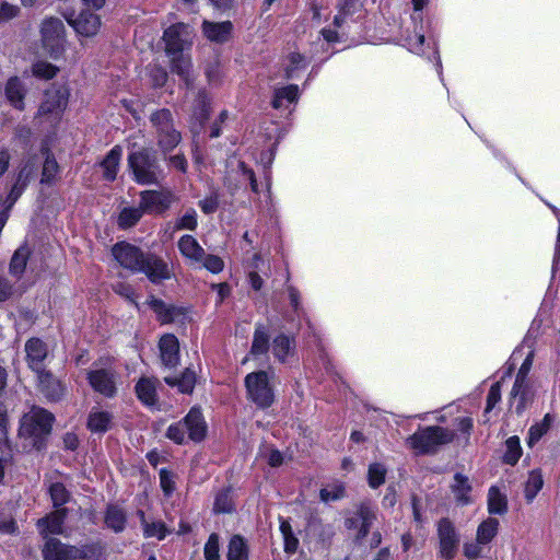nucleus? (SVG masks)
<instances>
[{
  "label": "nucleus",
  "mask_w": 560,
  "mask_h": 560,
  "mask_svg": "<svg viewBox=\"0 0 560 560\" xmlns=\"http://www.w3.org/2000/svg\"><path fill=\"white\" fill-rule=\"evenodd\" d=\"M114 258L119 265L133 272H143L153 283L171 279L172 271L168 265L153 254H144L139 247L119 242L112 248Z\"/></svg>",
  "instance_id": "1"
},
{
  "label": "nucleus",
  "mask_w": 560,
  "mask_h": 560,
  "mask_svg": "<svg viewBox=\"0 0 560 560\" xmlns=\"http://www.w3.org/2000/svg\"><path fill=\"white\" fill-rule=\"evenodd\" d=\"M454 436V431L447 428L431 425L416 431L406 443L416 454H430L451 443Z\"/></svg>",
  "instance_id": "2"
},
{
  "label": "nucleus",
  "mask_w": 560,
  "mask_h": 560,
  "mask_svg": "<svg viewBox=\"0 0 560 560\" xmlns=\"http://www.w3.org/2000/svg\"><path fill=\"white\" fill-rule=\"evenodd\" d=\"M40 44L45 52L54 60L66 52L67 38L63 22L58 18H46L39 26Z\"/></svg>",
  "instance_id": "3"
},
{
  "label": "nucleus",
  "mask_w": 560,
  "mask_h": 560,
  "mask_svg": "<svg viewBox=\"0 0 560 560\" xmlns=\"http://www.w3.org/2000/svg\"><path fill=\"white\" fill-rule=\"evenodd\" d=\"M186 432L195 442H200L206 436L207 425L199 409L192 408L183 421L171 424L166 436L177 444H183L186 440Z\"/></svg>",
  "instance_id": "4"
},
{
  "label": "nucleus",
  "mask_w": 560,
  "mask_h": 560,
  "mask_svg": "<svg viewBox=\"0 0 560 560\" xmlns=\"http://www.w3.org/2000/svg\"><path fill=\"white\" fill-rule=\"evenodd\" d=\"M52 420L54 417L50 412L34 407L22 418L20 434L33 439L32 445L39 447L42 438L50 432Z\"/></svg>",
  "instance_id": "5"
},
{
  "label": "nucleus",
  "mask_w": 560,
  "mask_h": 560,
  "mask_svg": "<svg viewBox=\"0 0 560 560\" xmlns=\"http://www.w3.org/2000/svg\"><path fill=\"white\" fill-rule=\"evenodd\" d=\"M248 398L259 408H268L275 400L269 375L265 371L252 372L245 377Z\"/></svg>",
  "instance_id": "6"
},
{
  "label": "nucleus",
  "mask_w": 560,
  "mask_h": 560,
  "mask_svg": "<svg viewBox=\"0 0 560 560\" xmlns=\"http://www.w3.org/2000/svg\"><path fill=\"white\" fill-rule=\"evenodd\" d=\"M128 164L137 183L150 185L158 182L159 166L155 156L149 151L140 150L129 154Z\"/></svg>",
  "instance_id": "7"
},
{
  "label": "nucleus",
  "mask_w": 560,
  "mask_h": 560,
  "mask_svg": "<svg viewBox=\"0 0 560 560\" xmlns=\"http://www.w3.org/2000/svg\"><path fill=\"white\" fill-rule=\"evenodd\" d=\"M194 37V28L189 24L183 22L172 24L163 33L165 54L174 55V52L190 50Z\"/></svg>",
  "instance_id": "8"
},
{
  "label": "nucleus",
  "mask_w": 560,
  "mask_h": 560,
  "mask_svg": "<svg viewBox=\"0 0 560 560\" xmlns=\"http://www.w3.org/2000/svg\"><path fill=\"white\" fill-rule=\"evenodd\" d=\"M90 386L98 394L113 398L117 394L118 374L110 366L94 363L86 373Z\"/></svg>",
  "instance_id": "9"
},
{
  "label": "nucleus",
  "mask_w": 560,
  "mask_h": 560,
  "mask_svg": "<svg viewBox=\"0 0 560 560\" xmlns=\"http://www.w3.org/2000/svg\"><path fill=\"white\" fill-rule=\"evenodd\" d=\"M151 121L156 128L160 148L164 152L173 150L180 141V133L173 127L171 112L168 109L158 110L152 114Z\"/></svg>",
  "instance_id": "10"
},
{
  "label": "nucleus",
  "mask_w": 560,
  "mask_h": 560,
  "mask_svg": "<svg viewBox=\"0 0 560 560\" xmlns=\"http://www.w3.org/2000/svg\"><path fill=\"white\" fill-rule=\"evenodd\" d=\"M90 547H75L62 544L56 538L46 540L43 548L44 560H75L89 557Z\"/></svg>",
  "instance_id": "11"
},
{
  "label": "nucleus",
  "mask_w": 560,
  "mask_h": 560,
  "mask_svg": "<svg viewBox=\"0 0 560 560\" xmlns=\"http://www.w3.org/2000/svg\"><path fill=\"white\" fill-rule=\"evenodd\" d=\"M439 555L443 559L452 560L458 548L459 535L448 518L438 523Z\"/></svg>",
  "instance_id": "12"
},
{
  "label": "nucleus",
  "mask_w": 560,
  "mask_h": 560,
  "mask_svg": "<svg viewBox=\"0 0 560 560\" xmlns=\"http://www.w3.org/2000/svg\"><path fill=\"white\" fill-rule=\"evenodd\" d=\"M174 201V195L171 190H143L140 192V202L142 210L148 214H162Z\"/></svg>",
  "instance_id": "13"
},
{
  "label": "nucleus",
  "mask_w": 560,
  "mask_h": 560,
  "mask_svg": "<svg viewBox=\"0 0 560 560\" xmlns=\"http://www.w3.org/2000/svg\"><path fill=\"white\" fill-rule=\"evenodd\" d=\"M375 520V509L369 503H362L355 513L346 520V527L354 532L357 539H362L369 534Z\"/></svg>",
  "instance_id": "14"
},
{
  "label": "nucleus",
  "mask_w": 560,
  "mask_h": 560,
  "mask_svg": "<svg viewBox=\"0 0 560 560\" xmlns=\"http://www.w3.org/2000/svg\"><path fill=\"white\" fill-rule=\"evenodd\" d=\"M68 100L69 90L67 86L54 84L45 93V98L39 106V114L59 116L67 107Z\"/></svg>",
  "instance_id": "15"
},
{
  "label": "nucleus",
  "mask_w": 560,
  "mask_h": 560,
  "mask_svg": "<svg viewBox=\"0 0 560 560\" xmlns=\"http://www.w3.org/2000/svg\"><path fill=\"white\" fill-rule=\"evenodd\" d=\"M68 23L73 27L80 37H94L101 30L100 15L90 11H82L74 19H69Z\"/></svg>",
  "instance_id": "16"
},
{
  "label": "nucleus",
  "mask_w": 560,
  "mask_h": 560,
  "mask_svg": "<svg viewBox=\"0 0 560 560\" xmlns=\"http://www.w3.org/2000/svg\"><path fill=\"white\" fill-rule=\"evenodd\" d=\"M26 361L28 366L38 375L45 372L43 362L47 358L48 349L39 338H31L25 343Z\"/></svg>",
  "instance_id": "17"
},
{
  "label": "nucleus",
  "mask_w": 560,
  "mask_h": 560,
  "mask_svg": "<svg viewBox=\"0 0 560 560\" xmlns=\"http://www.w3.org/2000/svg\"><path fill=\"white\" fill-rule=\"evenodd\" d=\"M450 488L457 504L468 505L474 502L472 486L466 475L456 472Z\"/></svg>",
  "instance_id": "18"
},
{
  "label": "nucleus",
  "mask_w": 560,
  "mask_h": 560,
  "mask_svg": "<svg viewBox=\"0 0 560 560\" xmlns=\"http://www.w3.org/2000/svg\"><path fill=\"white\" fill-rule=\"evenodd\" d=\"M148 304L155 313L158 320L162 324L174 323L185 315V310L183 307L166 304L162 300L155 298H151L148 301Z\"/></svg>",
  "instance_id": "19"
},
{
  "label": "nucleus",
  "mask_w": 560,
  "mask_h": 560,
  "mask_svg": "<svg viewBox=\"0 0 560 560\" xmlns=\"http://www.w3.org/2000/svg\"><path fill=\"white\" fill-rule=\"evenodd\" d=\"M536 393L535 383L529 380H523L521 386H517V380H515L513 388L511 390V396L513 399L517 400L516 404V412H523L526 407L534 400Z\"/></svg>",
  "instance_id": "20"
},
{
  "label": "nucleus",
  "mask_w": 560,
  "mask_h": 560,
  "mask_svg": "<svg viewBox=\"0 0 560 560\" xmlns=\"http://www.w3.org/2000/svg\"><path fill=\"white\" fill-rule=\"evenodd\" d=\"M159 348L164 365L170 368L176 366L179 361V343L177 338L172 334L162 336Z\"/></svg>",
  "instance_id": "21"
},
{
  "label": "nucleus",
  "mask_w": 560,
  "mask_h": 560,
  "mask_svg": "<svg viewBox=\"0 0 560 560\" xmlns=\"http://www.w3.org/2000/svg\"><path fill=\"white\" fill-rule=\"evenodd\" d=\"M170 60V67L173 73L179 75L188 85L192 81V62L188 51L174 52L166 55Z\"/></svg>",
  "instance_id": "22"
},
{
  "label": "nucleus",
  "mask_w": 560,
  "mask_h": 560,
  "mask_svg": "<svg viewBox=\"0 0 560 560\" xmlns=\"http://www.w3.org/2000/svg\"><path fill=\"white\" fill-rule=\"evenodd\" d=\"M233 31V24L230 21L224 22H209L203 21L202 23V32L203 35L213 43H225L230 39Z\"/></svg>",
  "instance_id": "23"
},
{
  "label": "nucleus",
  "mask_w": 560,
  "mask_h": 560,
  "mask_svg": "<svg viewBox=\"0 0 560 560\" xmlns=\"http://www.w3.org/2000/svg\"><path fill=\"white\" fill-rule=\"evenodd\" d=\"M40 392L49 400H58L63 396L65 387L61 382L55 378L49 372H40L37 375Z\"/></svg>",
  "instance_id": "24"
},
{
  "label": "nucleus",
  "mask_w": 560,
  "mask_h": 560,
  "mask_svg": "<svg viewBox=\"0 0 560 560\" xmlns=\"http://www.w3.org/2000/svg\"><path fill=\"white\" fill-rule=\"evenodd\" d=\"M66 517V510L60 509L51 512L46 517L37 521V527L43 536L62 534V525Z\"/></svg>",
  "instance_id": "25"
},
{
  "label": "nucleus",
  "mask_w": 560,
  "mask_h": 560,
  "mask_svg": "<svg viewBox=\"0 0 560 560\" xmlns=\"http://www.w3.org/2000/svg\"><path fill=\"white\" fill-rule=\"evenodd\" d=\"M180 254L191 264H199L203 260L205 249L192 235H184L178 241Z\"/></svg>",
  "instance_id": "26"
},
{
  "label": "nucleus",
  "mask_w": 560,
  "mask_h": 560,
  "mask_svg": "<svg viewBox=\"0 0 560 560\" xmlns=\"http://www.w3.org/2000/svg\"><path fill=\"white\" fill-rule=\"evenodd\" d=\"M4 93L12 106L20 110L24 109V97L26 95V89L20 78H10L5 84Z\"/></svg>",
  "instance_id": "27"
},
{
  "label": "nucleus",
  "mask_w": 560,
  "mask_h": 560,
  "mask_svg": "<svg viewBox=\"0 0 560 560\" xmlns=\"http://www.w3.org/2000/svg\"><path fill=\"white\" fill-rule=\"evenodd\" d=\"M112 421L113 415L109 411L94 407L88 418V428L94 433H104L110 428Z\"/></svg>",
  "instance_id": "28"
},
{
  "label": "nucleus",
  "mask_w": 560,
  "mask_h": 560,
  "mask_svg": "<svg viewBox=\"0 0 560 560\" xmlns=\"http://www.w3.org/2000/svg\"><path fill=\"white\" fill-rule=\"evenodd\" d=\"M544 487V477L540 469H533L528 472L524 485V498L527 503H532Z\"/></svg>",
  "instance_id": "29"
},
{
  "label": "nucleus",
  "mask_w": 560,
  "mask_h": 560,
  "mask_svg": "<svg viewBox=\"0 0 560 560\" xmlns=\"http://www.w3.org/2000/svg\"><path fill=\"white\" fill-rule=\"evenodd\" d=\"M121 155V148L119 145H115L103 160L102 167L104 177L107 180H114L116 178Z\"/></svg>",
  "instance_id": "30"
},
{
  "label": "nucleus",
  "mask_w": 560,
  "mask_h": 560,
  "mask_svg": "<svg viewBox=\"0 0 560 560\" xmlns=\"http://www.w3.org/2000/svg\"><path fill=\"white\" fill-rule=\"evenodd\" d=\"M500 523L494 517H488L482 521L476 530V539L485 544L489 545L498 535Z\"/></svg>",
  "instance_id": "31"
},
{
  "label": "nucleus",
  "mask_w": 560,
  "mask_h": 560,
  "mask_svg": "<svg viewBox=\"0 0 560 560\" xmlns=\"http://www.w3.org/2000/svg\"><path fill=\"white\" fill-rule=\"evenodd\" d=\"M271 350L280 362H285L294 353V340L285 335H279L273 339Z\"/></svg>",
  "instance_id": "32"
},
{
  "label": "nucleus",
  "mask_w": 560,
  "mask_h": 560,
  "mask_svg": "<svg viewBox=\"0 0 560 560\" xmlns=\"http://www.w3.org/2000/svg\"><path fill=\"white\" fill-rule=\"evenodd\" d=\"M138 398L147 406L156 404V386L155 381L151 378H141L136 385Z\"/></svg>",
  "instance_id": "33"
},
{
  "label": "nucleus",
  "mask_w": 560,
  "mask_h": 560,
  "mask_svg": "<svg viewBox=\"0 0 560 560\" xmlns=\"http://www.w3.org/2000/svg\"><path fill=\"white\" fill-rule=\"evenodd\" d=\"M506 511L508 500L505 494L498 487H490L488 491V512L490 514L503 515Z\"/></svg>",
  "instance_id": "34"
},
{
  "label": "nucleus",
  "mask_w": 560,
  "mask_h": 560,
  "mask_svg": "<svg viewBox=\"0 0 560 560\" xmlns=\"http://www.w3.org/2000/svg\"><path fill=\"white\" fill-rule=\"evenodd\" d=\"M143 214L144 211L140 205L138 207H125L118 214L117 225L122 230L130 229L140 221Z\"/></svg>",
  "instance_id": "35"
},
{
  "label": "nucleus",
  "mask_w": 560,
  "mask_h": 560,
  "mask_svg": "<svg viewBox=\"0 0 560 560\" xmlns=\"http://www.w3.org/2000/svg\"><path fill=\"white\" fill-rule=\"evenodd\" d=\"M553 420V416L546 413L541 421L536 422L529 428L526 441L529 447H533L549 431Z\"/></svg>",
  "instance_id": "36"
},
{
  "label": "nucleus",
  "mask_w": 560,
  "mask_h": 560,
  "mask_svg": "<svg viewBox=\"0 0 560 560\" xmlns=\"http://www.w3.org/2000/svg\"><path fill=\"white\" fill-rule=\"evenodd\" d=\"M523 454L520 438L516 435L510 436L505 441V451L502 457L503 463L514 466Z\"/></svg>",
  "instance_id": "37"
},
{
  "label": "nucleus",
  "mask_w": 560,
  "mask_h": 560,
  "mask_svg": "<svg viewBox=\"0 0 560 560\" xmlns=\"http://www.w3.org/2000/svg\"><path fill=\"white\" fill-rule=\"evenodd\" d=\"M105 524L116 533L122 532L126 525L125 512L118 506H108L105 515Z\"/></svg>",
  "instance_id": "38"
},
{
  "label": "nucleus",
  "mask_w": 560,
  "mask_h": 560,
  "mask_svg": "<svg viewBox=\"0 0 560 560\" xmlns=\"http://www.w3.org/2000/svg\"><path fill=\"white\" fill-rule=\"evenodd\" d=\"M165 382L171 386H177L182 393L190 394L196 384V374L187 369L179 378L165 377Z\"/></svg>",
  "instance_id": "39"
},
{
  "label": "nucleus",
  "mask_w": 560,
  "mask_h": 560,
  "mask_svg": "<svg viewBox=\"0 0 560 560\" xmlns=\"http://www.w3.org/2000/svg\"><path fill=\"white\" fill-rule=\"evenodd\" d=\"M228 560H248V549L240 535H234L229 542Z\"/></svg>",
  "instance_id": "40"
},
{
  "label": "nucleus",
  "mask_w": 560,
  "mask_h": 560,
  "mask_svg": "<svg viewBox=\"0 0 560 560\" xmlns=\"http://www.w3.org/2000/svg\"><path fill=\"white\" fill-rule=\"evenodd\" d=\"M299 98V88L298 85L291 84L288 86H283L277 89L275 91L272 105L275 108H280L283 105V101H288L289 103L296 102Z\"/></svg>",
  "instance_id": "41"
},
{
  "label": "nucleus",
  "mask_w": 560,
  "mask_h": 560,
  "mask_svg": "<svg viewBox=\"0 0 560 560\" xmlns=\"http://www.w3.org/2000/svg\"><path fill=\"white\" fill-rule=\"evenodd\" d=\"M140 517L143 526V534L145 537H155L160 540L164 539L167 535V529L162 522L148 523L144 518V513L140 512Z\"/></svg>",
  "instance_id": "42"
},
{
  "label": "nucleus",
  "mask_w": 560,
  "mask_h": 560,
  "mask_svg": "<svg viewBox=\"0 0 560 560\" xmlns=\"http://www.w3.org/2000/svg\"><path fill=\"white\" fill-rule=\"evenodd\" d=\"M58 71V67L45 60H38L32 65L33 75L42 80L52 79Z\"/></svg>",
  "instance_id": "43"
},
{
  "label": "nucleus",
  "mask_w": 560,
  "mask_h": 560,
  "mask_svg": "<svg viewBox=\"0 0 560 560\" xmlns=\"http://www.w3.org/2000/svg\"><path fill=\"white\" fill-rule=\"evenodd\" d=\"M269 348L268 334L264 326H258L254 334L250 353L253 355L265 354Z\"/></svg>",
  "instance_id": "44"
},
{
  "label": "nucleus",
  "mask_w": 560,
  "mask_h": 560,
  "mask_svg": "<svg viewBox=\"0 0 560 560\" xmlns=\"http://www.w3.org/2000/svg\"><path fill=\"white\" fill-rule=\"evenodd\" d=\"M307 61L304 56L300 52H291L287 57L285 61V75L287 78H293L298 70L304 69Z\"/></svg>",
  "instance_id": "45"
},
{
  "label": "nucleus",
  "mask_w": 560,
  "mask_h": 560,
  "mask_svg": "<svg viewBox=\"0 0 560 560\" xmlns=\"http://www.w3.org/2000/svg\"><path fill=\"white\" fill-rule=\"evenodd\" d=\"M386 476V468L380 463H374L369 466L368 481L371 488H377L384 483Z\"/></svg>",
  "instance_id": "46"
},
{
  "label": "nucleus",
  "mask_w": 560,
  "mask_h": 560,
  "mask_svg": "<svg viewBox=\"0 0 560 560\" xmlns=\"http://www.w3.org/2000/svg\"><path fill=\"white\" fill-rule=\"evenodd\" d=\"M27 257L28 250L25 247H21L14 253L10 262V271L12 275L20 276L24 271Z\"/></svg>",
  "instance_id": "47"
},
{
  "label": "nucleus",
  "mask_w": 560,
  "mask_h": 560,
  "mask_svg": "<svg viewBox=\"0 0 560 560\" xmlns=\"http://www.w3.org/2000/svg\"><path fill=\"white\" fill-rule=\"evenodd\" d=\"M59 172V165L52 155L47 154L43 164L42 183L50 184Z\"/></svg>",
  "instance_id": "48"
},
{
  "label": "nucleus",
  "mask_w": 560,
  "mask_h": 560,
  "mask_svg": "<svg viewBox=\"0 0 560 560\" xmlns=\"http://www.w3.org/2000/svg\"><path fill=\"white\" fill-rule=\"evenodd\" d=\"M49 493L54 503V506H61L63 505L68 499L69 493L66 489V487L61 482H54L49 487Z\"/></svg>",
  "instance_id": "49"
},
{
  "label": "nucleus",
  "mask_w": 560,
  "mask_h": 560,
  "mask_svg": "<svg viewBox=\"0 0 560 560\" xmlns=\"http://www.w3.org/2000/svg\"><path fill=\"white\" fill-rule=\"evenodd\" d=\"M345 494V488L341 483H334L320 490V500L324 502L336 501Z\"/></svg>",
  "instance_id": "50"
},
{
  "label": "nucleus",
  "mask_w": 560,
  "mask_h": 560,
  "mask_svg": "<svg viewBox=\"0 0 560 560\" xmlns=\"http://www.w3.org/2000/svg\"><path fill=\"white\" fill-rule=\"evenodd\" d=\"M205 558L206 560H219L220 559V546L219 536L211 534L208 541L205 545Z\"/></svg>",
  "instance_id": "51"
},
{
  "label": "nucleus",
  "mask_w": 560,
  "mask_h": 560,
  "mask_svg": "<svg viewBox=\"0 0 560 560\" xmlns=\"http://www.w3.org/2000/svg\"><path fill=\"white\" fill-rule=\"evenodd\" d=\"M485 544L475 541H467L463 546V553L468 560H477L483 555Z\"/></svg>",
  "instance_id": "52"
},
{
  "label": "nucleus",
  "mask_w": 560,
  "mask_h": 560,
  "mask_svg": "<svg viewBox=\"0 0 560 560\" xmlns=\"http://www.w3.org/2000/svg\"><path fill=\"white\" fill-rule=\"evenodd\" d=\"M21 13V10L18 5L11 4L7 1L0 3V25L7 23L15 18H18Z\"/></svg>",
  "instance_id": "53"
},
{
  "label": "nucleus",
  "mask_w": 560,
  "mask_h": 560,
  "mask_svg": "<svg viewBox=\"0 0 560 560\" xmlns=\"http://www.w3.org/2000/svg\"><path fill=\"white\" fill-rule=\"evenodd\" d=\"M200 264H202V267L212 273H219L224 268V261L217 255L205 254L203 260Z\"/></svg>",
  "instance_id": "54"
},
{
  "label": "nucleus",
  "mask_w": 560,
  "mask_h": 560,
  "mask_svg": "<svg viewBox=\"0 0 560 560\" xmlns=\"http://www.w3.org/2000/svg\"><path fill=\"white\" fill-rule=\"evenodd\" d=\"M197 228V213L194 209L188 210L176 223L178 230H195Z\"/></svg>",
  "instance_id": "55"
},
{
  "label": "nucleus",
  "mask_w": 560,
  "mask_h": 560,
  "mask_svg": "<svg viewBox=\"0 0 560 560\" xmlns=\"http://www.w3.org/2000/svg\"><path fill=\"white\" fill-rule=\"evenodd\" d=\"M213 509L215 512H219V513L231 512L232 502H231L230 494L228 491L220 492L217 495Z\"/></svg>",
  "instance_id": "56"
},
{
  "label": "nucleus",
  "mask_w": 560,
  "mask_h": 560,
  "mask_svg": "<svg viewBox=\"0 0 560 560\" xmlns=\"http://www.w3.org/2000/svg\"><path fill=\"white\" fill-rule=\"evenodd\" d=\"M501 399V386L500 383L497 382L491 385L488 396H487V406H486V412L491 411L494 406L500 401Z\"/></svg>",
  "instance_id": "57"
},
{
  "label": "nucleus",
  "mask_w": 560,
  "mask_h": 560,
  "mask_svg": "<svg viewBox=\"0 0 560 560\" xmlns=\"http://www.w3.org/2000/svg\"><path fill=\"white\" fill-rule=\"evenodd\" d=\"M150 78L155 86H163L167 80V72L164 68L154 66L150 70Z\"/></svg>",
  "instance_id": "58"
},
{
  "label": "nucleus",
  "mask_w": 560,
  "mask_h": 560,
  "mask_svg": "<svg viewBox=\"0 0 560 560\" xmlns=\"http://www.w3.org/2000/svg\"><path fill=\"white\" fill-rule=\"evenodd\" d=\"M160 483L166 495L174 491V480L170 471L162 469L160 471Z\"/></svg>",
  "instance_id": "59"
},
{
  "label": "nucleus",
  "mask_w": 560,
  "mask_h": 560,
  "mask_svg": "<svg viewBox=\"0 0 560 560\" xmlns=\"http://www.w3.org/2000/svg\"><path fill=\"white\" fill-rule=\"evenodd\" d=\"M532 364H533V354L529 353L526 357V359L524 360V362L522 363V365L518 369V372L516 374L515 380H517V386H521V384L523 383V380L528 378V373L532 369Z\"/></svg>",
  "instance_id": "60"
},
{
  "label": "nucleus",
  "mask_w": 560,
  "mask_h": 560,
  "mask_svg": "<svg viewBox=\"0 0 560 560\" xmlns=\"http://www.w3.org/2000/svg\"><path fill=\"white\" fill-rule=\"evenodd\" d=\"M18 526L13 518L0 515V533L2 534H14Z\"/></svg>",
  "instance_id": "61"
},
{
  "label": "nucleus",
  "mask_w": 560,
  "mask_h": 560,
  "mask_svg": "<svg viewBox=\"0 0 560 560\" xmlns=\"http://www.w3.org/2000/svg\"><path fill=\"white\" fill-rule=\"evenodd\" d=\"M350 4H351V2L349 0H345L343 3L340 4L339 12L334 18V24L337 27H340L343 24L346 18L349 14V7H350Z\"/></svg>",
  "instance_id": "62"
},
{
  "label": "nucleus",
  "mask_w": 560,
  "mask_h": 560,
  "mask_svg": "<svg viewBox=\"0 0 560 560\" xmlns=\"http://www.w3.org/2000/svg\"><path fill=\"white\" fill-rule=\"evenodd\" d=\"M199 206L205 213H212L218 208V199L215 196L208 197L201 200Z\"/></svg>",
  "instance_id": "63"
},
{
  "label": "nucleus",
  "mask_w": 560,
  "mask_h": 560,
  "mask_svg": "<svg viewBox=\"0 0 560 560\" xmlns=\"http://www.w3.org/2000/svg\"><path fill=\"white\" fill-rule=\"evenodd\" d=\"M424 44V35L418 34L413 38L408 39L409 50L415 54H420L422 51V46Z\"/></svg>",
  "instance_id": "64"
}]
</instances>
